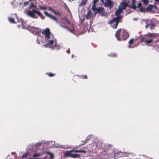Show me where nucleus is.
<instances>
[{
  "label": "nucleus",
  "instance_id": "51",
  "mask_svg": "<svg viewBox=\"0 0 159 159\" xmlns=\"http://www.w3.org/2000/svg\"><path fill=\"white\" fill-rule=\"evenodd\" d=\"M28 159H38H38H33V158H29Z\"/></svg>",
  "mask_w": 159,
  "mask_h": 159
},
{
  "label": "nucleus",
  "instance_id": "18",
  "mask_svg": "<svg viewBox=\"0 0 159 159\" xmlns=\"http://www.w3.org/2000/svg\"><path fill=\"white\" fill-rule=\"evenodd\" d=\"M143 4L145 5H148L149 2L148 0H141Z\"/></svg>",
  "mask_w": 159,
  "mask_h": 159
},
{
  "label": "nucleus",
  "instance_id": "7",
  "mask_svg": "<svg viewBox=\"0 0 159 159\" xmlns=\"http://www.w3.org/2000/svg\"><path fill=\"white\" fill-rule=\"evenodd\" d=\"M27 29L33 34L36 35H39L41 32L39 28L33 27L29 26L27 27Z\"/></svg>",
  "mask_w": 159,
  "mask_h": 159
},
{
  "label": "nucleus",
  "instance_id": "23",
  "mask_svg": "<svg viewBox=\"0 0 159 159\" xmlns=\"http://www.w3.org/2000/svg\"><path fill=\"white\" fill-rule=\"evenodd\" d=\"M48 153L50 154V159H53L54 157L53 153L49 152H48Z\"/></svg>",
  "mask_w": 159,
  "mask_h": 159
},
{
  "label": "nucleus",
  "instance_id": "46",
  "mask_svg": "<svg viewBox=\"0 0 159 159\" xmlns=\"http://www.w3.org/2000/svg\"><path fill=\"white\" fill-rule=\"evenodd\" d=\"M83 142H84V143L83 144H85L86 143V142H85V141H84Z\"/></svg>",
  "mask_w": 159,
  "mask_h": 159
},
{
  "label": "nucleus",
  "instance_id": "4",
  "mask_svg": "<svg viewBox=\"0 0 159 159\" xmlns=\"http://www.w3.org/2000/svg\"><path fill=\"white\" fill-rule=\"evenodd\" d=\"M24 13L30 17L34 19H37L39 16L42 19L44 18L43 15L39 11L35 9L32 10H25Z\"/></svg>",
  "mask_w": 159,
  "mask_h": 159
},
{
  "label": "nucleus",
  "instance_id": "47",
  "mask_svg": "<svg viewBox=\"0 0 159 159\" xmlns=\"http://www.w3.org/2000/svg\"><path fill=\"white\" fill-rule=\"evenodd\" d=\"M74 149H72L71 151H70V152H74Z\"/></svg>",
  "mask_w": 159,
  "mask_h": 159
},
{
  "label": "nucleus",
  "instance_id": "45",
  "mask_svg": "<svg viewBox=\"0 0 159 159\" xmlns=\"http://www.w3.org/2000/svg\"><path fill=\"white\" fill-rule=\"evenodd\" d=\"M92 135H89V136H88V137H87V139H88V137H89L90 136H91V137H92Z\"/></svg>",
  "mask_w": 159,
  "mask_h": 159
},
{
  "label": "nucleus",
  "instance_id": "13",
  "mask_svg": "<svg viewBox=\"0 0 159 159\" xmlns=\"http://www.w3.org/2000/svg\"><path fill=\"white\" fill-rule=\"evenodd\" d=\"M92 15V13L91 12V11H89L87 14L86 16V18L87 19H90V17Z\"/></svg>",
  "mask_w": 159,
  "mask_h": 159
},
{
  "label": "nucleus",
  "instance_id": "32",
  "mask_svg": "<svg viewBox=\"0 0 159 159\" xmlns=\"http://www.w3.org/2000/svg\"><path fill=\"white\" fill-rule=\"evenodd\" d=\"M140 10L141 12H143L145 11V9L142 7H140Z\"/></svg>",
  "mask_w": 159,
  "mask_h": 159
},
{
  "label": "nucleus",
  "instance_id": "3",
  "mask_svg": "<svg viewBox=\"0 0 159 159\" xmlns=\"http://www.w3.org/2000/svg\"><path fill=\"white\" fill-rule=\"evenodd\" d=\"M159 37V34L155 33H148L145 35L141 39V41L144 42L146 44L151 43L153 41V38Z\"/></svg>",
  "mask_w": 159,
  "mask_h": 159
},
{
  "label": "nucleus",
  "instance_id": "20",
  "mask_svg": "<svg viewBox=\"0 0 159 159\" xmlns=\"http://www.w3.org/2000/svg\"><path fill=\"white\" fill-rule=\"evenodd\" d=\"M17 7L18 8V9L19 10H20L24 7V6H22L21 5H20V2L19 4L18 5Z\"/></svg>",
  "mask_w": 159,
  "mask_h": 159
},
{
  "label": "nucleus",
  "instance_id": "19",
  "mask_svg": "<svg viewBox=\"0 0 159 159\" xmlns=\"http://www.w3.org/2000/svg\"><path fill=\"white\" fill-rule=\"evenodd\" d=\"M99 0H93V8L94 6L95 5L96 3L98 2Z\"/></svg>",
  "mask_w": 159,
  "mask_h": 159
},
{
  "label": "nucleus",
  "instance_id": "34",
  "mask_svg": "<svg viewBox=\"0 0 159 159\" xmlns=\"http://www.w3.org/2000/svg\"><path fill=\"white\" fill-rule=\"evenodd\" d=\"M82 78L83 79H87V76L86 75H82Z\"/></svg>",
  "mask_w": 159,
  "mask_h": 159
},
{
  "label": "nucleus",
  "instance_id": "12",
  "mask_svg": "<svg viewBox=\"0 0 159 159\" xmlns=\"http://www.w3.org/2000/svg\"><path fill=\"white\" fill-rule=\"evenodd\" d=\"M33 1H34V0L30 1V2L29 3V4L30 5L29 7H28V8L29 9H31L32 8L35 7V5H34V4L33 2Z\"/></svg>",
  "mask_w": 159,
  "mask_h": 159
},
{
  "label": "nucleus",
  "instance_id": "11",
  "mask_svg": "<svg viewBox=\"0 0 159 159\" xmlns=\"http://www.w3.org/2000/svg\"><path fill=\"white\" fill-rule=\"evenodd\" d=\"M135 0H132V2L131 5H130V7L134 9H135L137 7L135 6Z\"/></svg>",
  "mask_w": 159,
  "mask_h": 159
},
{
  "label": "nucleus",
  "instance_id": "14",
  "mask_svg": "<svg viewBox=\"0 0 159 159\" xmlns=\"http://www.w3.org/2000/svg\"><path fill=\"white\" fill-rule=\"evenodd\" d=\"M87 2V0H82L79 4V7H81L85 4Z\"/></svg>",
  "mask_w": 159,
  "mask_h": 159
},
{
  "label": "nucleus",
  "instance_id": "33",
  "mask_svg": "<svg viewBox=\"0 0 159 159\" xmlns=\"http://www.w3.org/2000/svg\"><path fill=\"white\" fill-rule=\"evenodd\" d=\"M142 5V3L141 2H139L138 5L137 7H141Z\"/></svg>",
  "mask_w": 159,
  "mask_h": 159
},
{
  "label": "nucleus",
  "instance_id": "44",
  "mask_svg": "<svg viewBox=\"0 0 159 159\" xmlns=\"http://www.w3.org/2000/svg\"><path fill=\"white\" fill-rule=\"evenodd\" d=\"M66 52L67 53H70V52H69V49L67 51H66Z\"/></svg>",
  "mask_w": 159,
  "mask_h": 159
},
{
  "label": "nucleus",
  "instance_id": "36",
  "mask_svg": "<svg viewBox=\"0 0 159 159\" xmlns=\"http://www.w3.org/2000/svg\"><path fill=\"white\" fill-rule=\"evenodd\" d=\"M64 5H65V7L70 12V11L69 10V9L68 8L67 6V5H66V3H64Z\"/></svg>",
  "mask_w": 159,
  "mask_h": 159
},
{
  "label": "nucleus",
  "instance_id": "21",
  "mask_svg": "<svg viewBox=\"0 0 159 159\" xmlns=\"http://www.w3.org/2000/svg\"><path fill=\"white\" fill-rule=\"evenodd\" d=\"M9 20L11 23H15L14 20L13 18H9Z\"/></svg>",
  "mask_w": 159,
  "mask_h": 159
},
{
  "label": "nucleus",
  "instance_id": "15",
  "mask_svg": "<svg viewBox=\"0 0 159 159\" xmlns=\"http://www.w3.org/2000/svg\"><path fill=\"white\" fill-rule=\"evenodd\" d=\"M80 157V155L79 154H73L71 153L70 157L72 158H76V157Z\"/></svg>",
  "mask_w": 159,
  "mask_h": 159
},
{
  "label": "nucleus",
  "instance_id": "48",
  "mask_svg": "<svg viewBox=\"0 0 159 159\" xmlns=\"http://www.w3.org/2000/svg\"><path fill=\"white\" fill-rule=\"evenodd\" d=\"M74 57V56L73 54L72 55V58H73Z\"/></svg>",
  "mask_w": 159,
  "mask_h": 159
},
{
  "label": "nucleus",
  "instance_id": "50",
  "mask_svg": "<svg viewBox=\"0 0 159 159\" xmlns=\"http://www.w3.org/2000/svg\"><path fill=\"white\" fill-rule=\"evenodd\" d=\"M13 3H13V2H11V4L12 5H13Z\"/></svg>",
  "mask_w": 159,
  "mask_h": 159
},
{
  "label": "nucleus",
  "instance_id": "39",
  "mask_svg": "<svg viewBox=\"0 0 159 159\" xmlns=\"http://www.w3.org/2000/svg\"><path fill=\"white\" fill-rule=\"evenodd\" d=\"M20 21L22 24V25H24V23H23V22H24V21L23 20H22V19H21Z\"/></svg>",
  "mask_w": 159,
  "mask_h": 159
},
{
  "label": "nucleus",
  "instance_id": "24",
  "mask_svg": "<svg viewBox=\"0 0 159 159\" xmlns=\"http://www.w3.org/2000/svg\"><path fill=\"white\" fill-rule=\"evenodd\" d=\"M109 56L112 57H115L116 56V54L115 53H111L109 55Z\"/></svg>",
  "mask_w": 159,
  "mask_h": 159
},
{
  "label": "nucleus",
  "instance_id": "8",
  "mask_svg": "<svg viewBox=\"0 0 159 159\" xmlns=\"http://www.w3.org/2000/svg\"><path fill=\"white\" fill-rule=\"evenodd\" d=\"M44 13L46 16L48 17L51 18L53 20L55 21L61 27L65 28H67L66 27L65 25H63L61 23V22H58L57 19L55 16H52V15H51V14L48 13L46 11H44Z\"/></svg>",
  "mask_w": 159,
  "mask_h": 159
},
{
  "label": "nucleus",
  "instance_id": "41",
  "mask_svg": "<svg viewBox=\"0 0 159 159\" xmlns=\"http://www.w3.org/2000/svg\"><path fill=\"white\" fill-rule=\"evenodd\" d=\"M156 2L159 3V0H154Z\"/></svg>",
  "mask_w": 159,
  "mask_h": 159
},
{
  "label": "nucleus",
  "instance_id": "27",
  "mask_svg": "<svg viewBox=\"0 0 159 159\" xmlns=\"http://www.w3.org/2000/svg\"><path fill=\"white\" fill-rule=\"evenodd\" d=\"M39 8L41 9H43L44 10H47V8L46 7H42L41 6H40L39 7Z\"/></svg>",
  "mask_w": 159,
  "mask_h": 159
},
{
  "label": "nucleus",
  "instance_id": "2",
  "mask_svg": "<svg viewBox=\"0 0 159 159\" xmlns=\"http://www.w3.org/2000/svg\"><path fill=\"white\" fill-rule=\"evenodd\" d=\"M122 12L121 8L119 7L115 12V15L117 16L111 20L108 23L109 24H111V26L114 28H116L118 23L120 21L122 16L119 15Z\"/></svg>",
  "mask_w": 159,
  "mask_h": 159
},
{
  "label": "nucleus",
  "instance_id": "30",
  "mask_svg": "<svg viewBox=\"0 0 159 159\" xmlns=\"http://www.w3.org/2000/svg\"><path fill=\"white\" fill-rule=\"evenodd\" d=\"M78 152L86 153V152L84 150H78Z\"/></svg>",
  "mask_w": 159,
  "mask_h": 159
},
{
  "label": "nucleus",
  "instance_id": "52",
  "mask_svg": "<svg viewBox=\"0 0 159 159\" xmlns=\"http://www.w3.org/2000/svg\"><path fill=\"white\" fill-rule=\"evenodd\" d=\"M103 15H103V14H102V16H103Z\"/></svg>",
  "mask_w": 159,
  "mask_h": 159
},
{
  "label": "nucleus",
  "instance_id": "31",
  "mask_svg": "<svg viewBox=\"0 0 159 159\" xmlns=\"http://www.w3.org/2000/svg\"><path fill=\"white\" fill-rule=\"evenodd\" d=\"M48 10L50 11H51L53 12L54 11V10L51 7H49Z\"/></svg>",
  "mask_w": 159,
  "mask_h": 159
},
{
  "label": "nucleus",
  "instance_id": "26",
  "mask_svg": "<svg viewBox=\"0 0 159 159\" xmlns=\"http://www.w3.org/2000/svg\"><path fill=\"white\" fill-rule=\"evenodd\" d=\"M61 147L62 148H71V147L70 146H66L65 145V146L61 145Z\"/></svg>",
  "mask_w": 159,
  "mask_h": 159
},
{
  "label": "nucleus",
  "instance_id": "43",
  "mask_svg": "<svg viewBox=\"0 0 159 159\" xmlns=\"http://www.w3.org/2000/svg\"><path fill=\"white\" fill-rule=\"evenodd\" d=\"M55 146V145L54 144H53V145L51 147H50V148H52L54 147V146Z\"/></svg>",
  "mask_w": 159,
  "mask_h": 159
},
{
  "label": "nucleus",
  "instance_id": "49",
  "mask_svg": "<svg viewBox=\"0 0 159 159\" xmlns=\"http://www.w3.org/2000/svg\"><path fill=\"white\" fill-rule=\"evenodd\" d=\"M41 144V143H37L36 144L37 145V144H39V145H40Z\"/></svg>",
  "mask_w": 159,
  "mask_h": 159
},
{
  "label": "nucleus",
  "instance_id": "29",
  "mask_svg": "<svg viewBox=\"0 0 159 159\" xmlns=\"http://www.w3.org/2000/svg\"><path fill=\"white\" fill-rule=\"evenodd\" d=\"M40 156V154H37V153H34L33 154V156L34 157H39Z\"/></svg>",
  "mask_w": 159,
  "mask_h": 159
},
{
  "label": "nucleus",
  "instance_id": "37",
  "mask_svg": "<svg viewBox=\"0 0 159 159\" xmlns=\"http://www.w3.org/2000/svg\"><path fill=\"white\" fill-rule=\"evenodd\" d=\"M28 155V153H26V154H24L22 157V158H24V157H27V155Z\"/></svg>",
  "mask_w": 159,
  "mask_h": 159
},
{
  "label": "nucleus",
  "instance_id": "35",
  "mask_svg": "<svg viewBox=\"0 0 159 159\" xmlns=\"http://www.w3.org/2000/svg\"><path fill=\"white\" fill-rule=\"evenodd\" d=\"M48 75L50 77H52L54 75V74L52 73H50L48 74Z\"/></svg>",
  "mask_w": 159,
  "mask_h": 159
},
{
  "label": "nucleus",
  "instance_id": "38",
  "mask_svg": "<svg viewBox=\"0 0 159 159\" xmlns=\"http://www.w3.org/2000/svg\"><path fill=\"white\" fill-rule=\"evenodd\" d=\"M92 9L93 11H95L96 9L95 6H94V7H93V6L92 7Z\"/></svg>",
  "mask_w": 159,
  "mask_h": 159
},
{
  "label": "nucleus",
  "instance_id": "22",
  "mask_svg": "<svg viewBox=\"0 0 159 159\" xmlns=\"http://www.w3.org/2000/svg\"><path fill=\"white\" fill-rule=\"evenodd\" d=\"M97 11L98 12H102V11H103V8L102 7H100L98 9H97Z\"/></svg>",
  "mask_w": 159,
  "mask_h": 159
},
{
  "label": "nucleus",
  "instance_id": "9",
  "mask_svg": "<svg viewBox=\"0 0 159 159\" xmlns=\"http://www.w3.org/2000/svg\"><path fill=\"white\" fill-rule=\"evenodd\" d=\"M105 6L111 7L113 5L112 2L111 0H102L101 1Z\"/></svg>",
  "mask_w": 159,
  "mask_h": 159
},
{
  "label": "nucleus",
  "instance_id": "28",
  "mask_svg": "<svg viewBox=\"0 0 159 159\" xmlns=\"http://www.w3.org/2000/svg\"><path fill=\"white\" fill-rule=\"evenodd\" d=\"M53 13L57 15L60 16L61 15L59 11H56L55 10Z\"/></svg>",
  "mask_w": 159,
  "mask_h": 159
},
{
  "label": "nucleus",
  "instance_id": "40",
  "mask_svg": "<svg viewBox=\"0 0 159 159\" xmlns=\"http://www.w3.org/2000/svg\"><path fill=\"white\" fill-rule=\"evenodd\" d=\"M74 152L75 153L78 152V150H75L74 151Z\"/></svg>",
  "mask_w": 159,
  "mask_h": 159
},
{
  "label": "nucleus",
  "instance_id": "25",
  "mask_svg": "<svg viewBox=\"0 0 159 159\" xmlns=\"http://www.w3.org/2000/svg\"><path fill=\"white\" fill-rule=\"evenodd\" d=\"M64 20L67 24L70 25H71L70 22V21H69V20L67 19H66V18H65L64 19Z\"/></svg>",
  "mask_w": 159,
  "mask_h": 159
},
{
  "label": "nucleus",
  "instance_id": "1",
  "mask_svg": "<svg viewBox=\"0 0 159 159\" xmlns=\"http://www.w3.org/2000/svg\"><path fill=\"white\" fill-rule=\"evenodd\" d=\"M42 34L44 37V39L42 40V37L38 36L37 39V43L39 44L41 41L43 43H46L44 45V47H49L52 49L57 50L59 48V46L57 44L56 40L54 38L53 35L50 32L49 29L46 28L43 30Z\"/></svg>",
  "mask_w": 159,
  "mask_h": 159
},
{
  "label": "nucleus",
  "instance_id": "6",
  "mask_svg": "<svg viewBox=\"0 0 159 159\" xmlns=\"http://www.w3.org/2000/svg\"><path fill=\"white\" fill-rule=\"evenodd\" d=\"M142 23L143 25H145L146 28L150 26L149 28L152 30L158 24V21L156 19H153L151 20H143Z\"/></svg>",
  "mask_w": 159,
  "mask_h": 159
},
{
  "label": "nucleus",
  "instance_id": "16",
  "mask_svg": "<svg viewBox=\"0 0 159 159\" xmlns=\"http://www.w3.org/2000/svg\"><path fill=\"white\" fill-rule=\"evenodd\" d=\"M71 153V152L70 151H67L64 153V156L65 157H67L68 156H69L70 157Z\"/></svg>",
  "mask_w": 159,
  "mask_h": 159
},
{
  "label": "nucleus",
  "instance_id": "17",
  "mask_svg": "<svg viewBox=\"0 0 159 159\" xmlns=\"http://www.w3.org/2000/svg\"><path fill=\"white\" fill-rule=\"evenodd\" d=\"M134 39H131L129 42L128 43L129 44V45L128 46V47L129 48H134V46H131V44L133 42Z\"/></svg>",
  "mask_w": 159,
  "mask_h": 159
},
{
  "label": "nucleus",
  "instance_id": "5",
  "mask_svg": "<svg viewBox=\"0 0 159 159\" xmlns=\"http://www.w3.org/2000/svg\"><path fill=\"white\" fill-rule=\"evenodd\" d=\"M115 36L118 40L121 41L127 39L129 36V34L126 30L120 29L117 31Z\"/></svg>",
  "mask_w": 159,
  "mask_h": 159
},
{
  "label": "nucleus",
  "instance_id": "10",
  "mask_svg": "<svg viewBox=\"0 0 159 159\" xmlns=\"http://www.w3.org/2000/svg\"><path fill=\"white\" fill-rule=\"evenodd\" d=\"M127 3L125 2H123L121 3L120 5L121 7H120V8L122 9V10H125L126 8V6H127Z\"/></svg>",
  "mask_w": 159,
  "mask_h": 159
},
{
  "label": "nucleus",
  "instance_id": "42",
  "mask_svg": "<svg viewBox=\"0 0 159 159\" xmlns=\"http://www.w3.org/2000/svg\"><path fill=\"white\" fill-rule=\"evenodd\" d=\"M150 8L151 9H152V6L151 5H150L148 7V9H149Z\"/></svg>",
  "mask_w": 159,
  "mask_h": 159
}]
</instances>
